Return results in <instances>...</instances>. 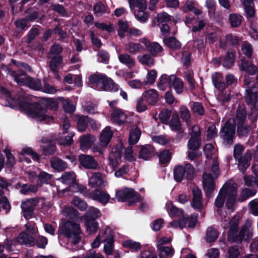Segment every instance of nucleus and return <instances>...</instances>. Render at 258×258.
I'll use <instances>...</instances> for the list:
<instances>
[{
  "label": "nucleus",
  "mask_w": 258,
  "mask_h": 258,
  "mask_svg": "<svg viewBox=\"0 0 258 258\" xmlns=\"http://www.w3.org/2000/svg\"><path fill=\"white\" fill-rule=\"evenodd\" d=\"M89 82L92 84L98 86L104 91H116L118 90L117 86L113 80L106 75L101 74H95L89 77Z\"/></svg>",
  "instance_id": "obj_6"
},
{
  "label": "nucleus",
  "mask_w": 258,
  "mask_h": 258,
  "mask_svg": "<svg viewBox=\"0 0 258 258\" xmlns=\"http://www.w3.org/2000/svg\"><path fill=\"white\" fill-rule=\"evenodd\" d=\"M125 50L131 54H136L144 51L145 48L139 43L130 42L125 45Z\"/></svg>",
  "instance_id": "obj_27"
},
{
  "label": "nucleus",
  "mask_w": 258,
  "mask_h": 258,
  "mask_svg": "<svg viewBox=\"0 0 258 258\" xmlns=\"http://www.w3.org/2000/svg\"><path fill=\"white\" fill-rule=\"evenodd\" d=\"M211 171L213 175L210 173L205 172L203 175V185L206 195L207 197H211L212 192L215 188V180L216 179L220 174L219 167V162L217 158L213 159L211 165Z\"/></svg>",
  "instance_id": "obj_4"
},
{
  "label": "nucleus",
  "mask_w": 258,
  "mask_h": 258,
  "mask_svg": "<svg viewBox=\"0 0 258 258\" xmlns=\"http://www.w3.org/2000/svg\"><path fill=\"white\" fill-rule=\"evenodd\" d=\"M20 156L29 155L35 161H39L40 160L39 155L32 148L30 147L24 148L22 149V151L19 153Z\"/></svg>",
  "instance_id": "obj_49"
},
{
  "label": "nucleus",
  "mask_w": 258,
  "mask_h": 258,
  "mask_svg": "<svg viewBox=\"0 0 258 258\" xmlns=\"http://www.w3.org/2000/svg\"><path fill=\"white\" fill-rule=\"evenodd\" d=\"M218 236L217 231L213 227H209L206 233V239L209 242L215 241Z\"/></svg>",
  "instance_id": "obj_58"
},
{
  "label": "nucleus",
  "mask_w": 258,
  "mask_h": 258,
  "mask_svg": "<svg viewBox=\"0 0 258 258\" xmlns=\"http://www.w3.org/2000/svg\"><path fill=\"white\" fill-rule=\"evenodd\" d=\"M171 86H172L176 92L178 94H180L183 91V83L182 81L179 78H176L175 76H170Z\"/></svg>",
  "instance_id": "obj_36"
},
{
  "label": "nucleus",
  "mask_w": 258,
  "mask_h": 258,
  "mask_svg": "<svg viewBox=\"0 0 258 258\" xmlns=\"http://www.w3.org/2000/svg\"><path fill=\"white\" fill-rule=\"evenodd\" d=\"M163 42L166 46L172 49H179L181 46L180 42L173 37H164Z\"/></svg>",
  "instance_id": "obj_35"
},
{
  "label": "nucleus",
  "mask_w": 258,
  "mask_h": 258,
  "mask_svg": "<svg viewBox=\"0 0 258 258\" xmlns=\"http://www.w3.org/2000/svg\"><path fill=\"white\" fill-rule=\"evenodd\" d=\"M235 60V51H228L226 56L223 58V65L226 68H230L233 64Z\"/></svg>",
  "instance_id": "obj_42"
},
{
  "label": "nucleus",
  "mask_w": 258,
  "mask_h": 258,
  "mask_svg": "<svg viewBox=\"0 0 258 258\" xmlns=\"http://www.w3.org/2000/svg\"><path fill=\"white\" fill-rule=\"evenodd\" d=\"M244 148L240 145H236L234 149V157L239 161L238 167L239 169L244 171L250 164L251 159V154L250 152H246L244 156H242Z\"/></svg>",
  "instance_id": "obj_8"
},
{
  "label": "nucleus",
  "mask_w": 258,
  "mask_h": 258,
  "mask_svg": "<svg viewBox=\"0 0 258 258\" xmlns=\"http://www.w3.org/2000/svg\"><path fill=\"white\" fill-rule=\"evenodd\" d=\"M242 20V16L238 14H231L229 16V21L233 27L240 26Z\"/></svg>",
  "instance_id": "obj_51"
},
{
  "label": "nucleus",
  "mask_w": 258,
  "mask_h": 258,
  "mask_svg": "<svg viewBox=\"0 0 258 258\" xmlns=\"http://www.w3.org/2000/svg\"><path fill=\"white\" fill-rule=\"evenodd\" d=\"M89 117L87 116H80L78 120V127L80 131H84L88 125Z\"/></svg>",
  "instance_id": "obj_61"
},
{
  "label": "nucleus",
  "mask_w": 258,
  "mask_h": 258,
  "mask_svg": "<svg viewBox=\"0 0 258 258\" xmlns=\"http://www.w3.org/2000/svg\"><path fill=\"white\" fill-rule=\"evenodd\" d=\"M138 61L142 64L152 67L155 63V59L152 55L145 53L138 56Z\"/></svg>",
  "instance_id": "obj_38"
},
{
  "label": "nucleus",
  "mask_w": 258,
  "mask_h": 258,
  "mask_svg": "<svg viewBox=\"0 0 258 258\" xmlns=\"http://www.w3.org/2000/svg\"><path fill=\"white\" fill-rule=\"evenodd\" d=\"M239 221L240 217L239 216H235L229 222V230L228 234V239L230 242H234V239L238 234L237 230Z\"/></svg>",
  "instance_id": "obj_16"
},
{
  "label": "nucleus",
  "mask_w": 258,
  "mask_h": 258,
  "mask_svg": "<svg viewBox=\"0 0 258 258\" xmlns=\"http://www.w3.org/2000/svg\"><path fill=\"white\" fill-rule=\"evenodd\" d=\"M116 198L119 202H127L129 206L134 205L141 201L140 195L134 189L127 187L118 190Z\"/></svg>",
  "instance_id": "obj_7"
},
{
  "label": "nucleus",
  "mask_w": 258,
  "mask_h": 258,
  "mask_svg": "<svg viewBox=\"0 0 258 258\" xmlns=\"http://www.w3.org/2000/svg\"><path fill=\"white\" fill-rule=\"evenodd\" d=\"M20 107L29 115L37 119L39 121L48 122L53 119L52 116L46 114V110L42 108L38 103H29L27 101H24L20 104Z\"/></svg>",
  "instance_id": "obj_5"
},
{
  "label": "nucleus",
  "mask_w": 258,
  "mask_h": 258,
  "mask_svg": "<svg viewBox=\"0 0 258 258\" xmlns=\"http://www.w3.org/2000/svg\"><path fill=\"white\" fill-rule=\"evenodd\" d=\"M5 69L7 72V74L14 77L15 81L19 85H27L30 88L35 90H39L42 88L40 80L26 76L25 71L22 70L16 71H12L7 67Z\"/></svg>",
  "instance_id": "obj_3"
},
{
  "label": "nucleus",
  "mask_w": 258,
  "mask_h": 258,
  "mask_svg": "<svg viewBox=\"0 0 258 258\" xmlns=\"http://www.w3.org/2000/svg\"><path fill=\"white\" fill-rule=\"evenodd\" d=\"M237 134L239 136H246L250 131V126L245 123V122L242 123H239L237 124Z\"/></svg>",
  "instance_id": "obj_56"
},
{
  "label": "nucleus",
  "mask_w": 258,
  "mask_h": 258,
  "mask_svg": "<svg viewBox=\"0 0 258 258\" xmlns=\"http://www.w3.org/2000/svg\"><path fill=\"white\" fill-rule=\"evenodd\" d=\"M195 2L193 0H187L184 5V6L182 7V10L184 12H187L189 11H192L196 15H199L202 13V11L195 8Z\"/></svg>",
  "instance_id": "obj_31"
},
{
  "label": "nucleus",
  "mask_w": 258,
  "mask_h": 258,
  "mask_svg": "<svg viewBox=\"0 0 258 258\" xmlns=\"http://www.w3.org/2000/svg\"><path fill=\"white\" fill-rule=\"evenodd\" d=\"M213 81L216 88L219 90H223L226 87V84L223 81L221 74L216 73L213 78Z\"/></svg>",
  "instance_id": "obj_39"
},
{
  "label": "nucleus",
  "mask_w": 258,
  "mask_h": 258,
  "mask_svg": "<svg viewBox=\"0 0 258 258\" xmlns=\"http://www.w3.org/2000/svg\"><path fill=\"white\" fill-rule=\"evenodd\" d=\"M157 250L160 258H171L174 253V249L171 246H158Z\"/></svg>",
  "instance_id": "obj_26"
},
{
  "label": "nucleus",
  "mask_w": 258,
  "mask_h": 258,
  "mask_svg": "<svg viewBox=\"0 0 258 258\" xmlns=\"http://www.w3.org/2000/svg\"><path fill=\"white\" fill-rule=\"evenodd\" d=\"M94 137L89 134L80 137V146L83 150L89 149L94 141Z\"/></svg>",
  "instance_id": "obj_33"
},
{
  "label": "nucleus",
  "mask_w": 258,
  "mask_h": 258,
  "mask_svg": "<svg viewBox=\"0 0 258 258\" xmlns=\"http://www.w3.org/2000/svg\"><path fill=\"white\" fill-rule=\"evenodd\" d=\"M241 69L249 74H254L257 71V68L250 62L243 59L241 60Z\"/></svg>",
  "instance_id": "obj_45"
},
{
  "label": "nucleus",
  "mask_w": 258,
  "mask_h": 258,
  "mask_svg": "<svg viewBox=\"0 0 258 258\" xmlns=\"http://www.w3.org/2000/svg\"><path fill=\"white\" fill-rule=\"evenodd\" d=\"M86 230L89 234L95 233L98 230V223L94 220H85Z\"/></svg>",
  "instance_id": "obj_50"
},
{
  "label": "nucleus",
  "mask_w": 258,
  "mask_h": 258,
  "mask_svg": "<svg viewBox=\"0 0 258 258\" xmlns=\"http://www.w3.org/2000/svg\"><path fill=\"white\" fill-rule=\"evenodd\" d=\"M235 133V122L233 119H228L221 128L220 135L227 145H232Z\"/></svg>",
  "instance_id": "obj_9"
},
{
  "label": "nucleus",
  "mask_w": 258,
  "mask_h": 258,
  "mask_svg": "<svg viewBox=\"0 0 258 258\" xmlns=\"http://www.w3.org/2000/svg\"><path fill=\"white\" fill-rule=\"evenodd\" d=\"M143 42L146 46L148 51L153 56H157L159 53L163 50L162 47L157 42L151 43L146 40L143 41Z\"/></svg>",
  "instance_id": "obj_25"
},
{
  "label": "nucleus",
  "mask_w": 258,
  "mask_h": 258,
  "mask_svg": "<svg viewBox=\"0 0 258 258\" xmlns=\"http://www.w3.org/2000/svg\"><path fill=\"white\" fill-rule=\"evenodd\" d=\"M118 34L120 38H124L125 37V33L127 32V33L130 29L128 22L126 21L120 20L118 22Z\"/></svg>",
  "instance_id": "obj_46"
},
{
  "label": "nucleus",
  "mask_w": 258,
  "mask_h": 258,
  "mask_svg": "<svg viewBox=\"0 0 258 258\" xmlns=\"http://www.w3.org/2000/svg\"><path fill=\"white\" fill-rule=\"evenodd\" d=\"M38 190V185H28L24 184L21 186L20 192L23 195H27L29 192L36 193Z\"/></svg>",
  "instance_id": "obj_54"
},
{
  "label": "nucleus",
  "mask_w": 258,
  "mask_h": 258,
  "mask_svg": "<svg viewBox=\"0 0 258 258\" xmlns=\"http://www.w3.org/2000/svg\"><path fill=\"white\" fill-rule=\"evenodd\" d=\"M111 119L112 122L118 124H122L126 121L127 117L121 109L114 108L111 113Z\"/></svg>",
  "instance_id": "obj_20"
},
{
  "label": "nucleus",
  "mask_w": 258,
  "mask_h": 258,
  "mask_svg": "<svg viewBox=\"0 0 258 258\" xmlns=\"http://www.w3.org/2000/svg\"><path fill=\"white\" fill-rule=\"evenodd\" d=\"M128 2L131 9H134L136 7L139 10H145L147 7L145 0H128Z\"/></svg>",
  "instance_id": "obj_48"
},
{
  "label": "nucleus",
  "mask_w": 258,
  "mask_h": 258,
  "mask_svg": "<svg viewBox=\"0 0 258 258\" xmlns=\"http://www.w3.org/2000/svg\"><path fill=\"white\" fill-rule=\"evenodd\" d=\"M93 12L97 16H101L106 13H108L107 6L101 2L96 3L93 6Z\"/></svg>",
  "instance_id": "obj_40"
},
{
  "label": "nucleus",
  "mask_w": 258,
  "mask_h": 258,
  "mask_svg": "<svg viewBox=\"0 0 258 258\" xmlns=\"http://www.w3.org/2000/svg\"><path fill=\"white\" fill-rule=\"evenodd\" d=\"M44 202V199L39 197H35L27 199L21 204V208L23 212L24 216L27 219L32 217L33 214L34 208L40 202Z\"/></svg>",
  "instance_id": "obj_10"
},
{
  "label": "nucleus",
  "mask_w": 258,
  "mask_h": 258,
  "mask_svg": "<svg viewBox=\"0 0 258 258\" xmlns=\"http://www.w3.org/2000/svg\"><path fill=\"white\" fill-rule=\"evenodd\" d=\"M73 204L81 211H85L87 208V203L80 198L75 197L72 200Z\"/></svg>",
  "instance_id": "obj_60"
},
{
  "label": "nucleus",
  "mask_w": 258,
  "mask_h": 258,
  "mask_svg": "<svg viewBox=\"0 0 258 258\" xmlns=\"http://www.w3.org/2000/svg\"><path fill=\"white\" fill-rule=\"evenodd\" d=\"M75 134L73 132L70 133L69 135L64 137L59 138L58 142L59 144L62 145H70L73 144V137Z\"/></svg>",
  "instance_id": "obj_64"
},
{
  "label": "nucleus",
  "mask_w": 258,
  "mask_h": 258,
  "mask_svg": "<svg viewBox=\"0 0 258 258\" xmlns=\"http://www.w3.org/2000/svg\"><path fill=\"white\" fill-rule=\"evenodd\" d=\"M252 229L250 223H246L241 228L239 232L234 239V242H241L242 240L249 241L252 236Z\"/></svg>",
  "instance_id": "obj_14"
},
{
  "label": "nucleus",
  "mask_w": 258,
  "mask_h": 258,
  "mask_svg": "<svg viewBox=\"0 0 258 258\" xmlns=\"http://www.w3.org/2000/svg\"><path fill=\"white\" fill-rule=\"evenodd\" d=\"M143 97L150 105L155 104L159 100V95L157 91L153 89L146 91L143 94Z\"/></svg>",
  "instance_id": "obj_24"
},
{
  "label": "nucleus",
  "mask_w": 258,
  "mask_h": 258,
  "mask_svg": "<svg viewBox=\"0 0 258 258\" xmlns=\"http://www.w3.org/2000/svg\"><path fill=\"white\" fill-rule=\"evenodd\" d=\"M47 57L50 59L49 62L50 70L53 74L55 78L57 80H60V77L58 74L57 68L63 65L62 57L60 55H55V56L54 57L49 56Z\"/></svg>",
  "instance_id": "obj_15"
},
{
  "label": "nucleus",
  "mask_w": 258,
  "mask_h": 258,
  "mask_svg": "<svg viewBox=\"0 0 258 258\" xmlns=\"http://www.w3.org/2000/svg\"><path fill=\"white\" fill-rule=\"evenodd\" d=\"M90 197L94 200L99 201L102 204H106L110 199L108 194L103 190L98 189L95 190L90 194Z\"/></svg>",
  "instance_id": "obj_22"
},
{
  "label": "nucleus",
  "mask_w": 258,
  "mask_h": 258,
  "mask_svg": "<svg viewBox=\"0 0 258 258\" xmlns=\"http://www.w3.org/2000/svg\"><path fill=\"white\" fill-rule=\"evenodd\" d=\"M238 40L237 38L231 34H228L226 36L225 41L220 40V46L221 48H225L227 45H236L238 43Z\"/></svg>",
  "instance_id": "obj_47"
},
{
  "label": "nucleus",
  "mask_w": 258,
  "mask_h": 258,
  "mask_svg": "<svg viewBox=\"0 0 258 258\" xmlns=\"http://www.w3.org/2000/svg\"><path fill=\"white\" fill-rule=\"evenodd\" d=\"M14 242L15 244H24L30 246H35L34 237L26 232H21Z\"/></svg>",
  "instance_id": "obj_17"
},
{
  "label": "nucleus",
  "mask_w": 258,
  "mask_h": 258,
  "mask_svg": "<svg viewBox=\"0 0 258 258\" xmlns=\"http://www.w3.org/2000/svg\"><path fill=\"white\" fill-rule=\"evenodd\" d=\"M101 216L100 212L97 208L90 207L88 209L87 211L84 215L85 220H94Z\"/></svg>",
  "instance_id": "obj_37"
},
{
  "label": "nucleus",
  "mask_w": 258,
  "mask_h": 258,
  "mask_svg": "<svg viewBox=\"0 0 258 258\" xmlns=\"http://www.w3.org/2000/svg\"><path fill=\"white\" fill-rule=\"evenodd\" d=\"M168 86L171 87L170 76H168L166 75H162L158 84L159 89L161 90L164 91Z\"/></svg>",
  "instance_id": "obj_53"
},
{
  "label": "nucleus",
  "mask_w": 258,
  "mask_h": 258,
  "mask_svg": "<svg viewBox=\"0 0 258 258\" xmlns=\"http://www.w3.org/2000/svg\"><path fill=\"white\" fill-rule=\"evenodd\" d=\"M200 138L190 137L188 143V149L192 150L198 149L200 147Z\"/></svg>",
  "instance_id": "obj_62"
},
{
  "label": "nucleus",
  "mask_w": 258,
  "mask_h": 258,
  "mask_svg": "<svg viewBox=\"0 0 258 258\" xmlns=\"http://www.w3.org/2000/svg\"><path fill=\"white\" fill-rule=\"evenodd\" d=\"M121 151L117 148H113L111 152L109 154L108 160L109 165L115 170L119 164L121 158Z\"/></svg>",
  "instance_id": "obj_18"
},
{
  "label": "nucleus",
  "mask_w": 258,
  "mask_h": 258,
  "mask_svg": "<svg viewBox=\"0 0 258 258\" xmlns=\"http://www.w3.org/2000/svg\"><path fill=\"white\" fill-rule=\"evenodd\" d=\"M237 185L236 183L226 182L220 189L215 204L218 208L223 206L225 199L226 198V206L228 209L232 207L237 196Z\"/></svg>",
  "instance_id": "obj_2"
},
{
  "label": "nucleus",
  "mask_w": 258,
  "mask_h": 258,
  "mask_svg": "<svg viewBox=\"0 0 258 258\" xmlns=\"http://www.w3.org/2000/svg\"><path fill=\"white\" fill-rule=\"evenodd\" d=\"M157 76V72L155 70H152L148 72L146 79L144 82L145 85H152L156 80Z\"/></svg>",
  "instance_id": "obj_57"
},
{
  "label": "nucleus",
  "mask_w": 258,
  "mask_h": 258,
  "mask_svg": "<svg viewBox=\"0 0 258 258\" xmlns=\"http://www.w3.org/2000/svg\"><path fill=\"white\" fill-rule=\"evenodd\" d=\"M119 61L126 66L129 68H132L135 66L136 61L135 59L129 54L124 53L118 55Z\"/></svg>",
  "instance_id": "obj_29"
},
{
  "label": "nucleus",
  "mask_w": 258,
  "mask_h": 258,
  "mask_svg": "<svg viewBox=\"0 0 258 258\" xmlns=\"http://www.w3.org/2000/svg\"><path fill=\"white\" fill-rule=\"evenodd\" d=\"M245 100L251 108L258 109V91L254 85L252 87H248L246 89Z\"/></svg>",
  "instance_id": "obj_12"
},
{
  "label": "nucleus",
  "mask_w": 258,
  "mask_h": 258,
  "mask_svg": "<svg viewBox=\"0 0 258 258\" xmlns=\"http://www.w3.org/2000/svg\"><path fill=\"white\" fill-rule=\"evenodd\" d=\"M113 136V132L109 126H106L102 131L100 137L99 141L104 147H106L110 143V141Z\"/></svg>",
  "instance_id": "obj_23"
},
{
  "label": "nucleus",
  "mask_w": 258,
  "mask_h": 258,
  "mask_svg": "<svg viewBox=\"0 0 258 258\" xmlns=\"http://www.w3.org/2000/svg\"><path fill=\"white\" fill-rule=\"evenodd\" d=\"M155 155V148L150 145L141 146L139 151V157L147 160Z\"/></svg>",
  "instance_id": "obj_19"
},
{
  "label": "nucleus",
  "mask_w": 258,
  "mask_h": 258,
  "mask_svg": "<svg viewBox=\"0 0 258 258\" xmlns=\"http://www.w3.org/2000/svg\"><path fill=\"white\" fill-rule=\"evenodd\" d=\"M34 243L38 248H44L47 244V239L44 236L38 235L34 238Z\"/></svg>",
  "instance_id": "obj_63"
},
{
  "label": "nucleus",
  "mask_w": 258,
  "mask_h": 258,
  "mask_svg": "<svg viewBox=\"0 0 258 258\" xmlns=\"http://www.w3.org/2000/svg\"><path fill=\"white\" fill-rule=\"evenodd\" d=\"M247 115L246 110L244 106H239L238 107L235 115V119H234L235 124L239 123L245 122Z\"/></svg>",
  "instance_id": "obj_34"
},
{
  "label": "nucleus",
  "mask_w": 258,
  "mask_h": 258,
  "mask_svg": "<svg viewBox=\"0 0 258 258\" xmlns=\"http://www.w3.org/2000/svg\"><path fill=\"white\" fill-rule=\"evenodd\" d=\"M78 160L80 164L86 169L96 170L99 168L98 163L91 156L81 154Z\"/></svg>",
  "instance_id": "obj_13"
},
{
  "label": "nucleus",
  "mask_w": 258,
  "mask_h": 258,
  "mask_svg": "<svg viewBox=\"0 0 258 258\" xmlns=\"http://www.w3.org/2000/svg\"><path fill=\"white\" fill-rule=\"evenodd\" d=\"M58 234L67 237L71 243L77 244L81 241L83 233L79 223L67 221L59 226Z\"/></svg>",
  "instance_id": "obj_1"
},
{
  "label": "nucleus",
  "mask_w": 258,
  "mask_h": 258,
  "mask_svg": "<svg viewBox=\"0 0 258 258\" xmlns=\"http://www.w3.org/2000/svg\"><path fill=\"white\" fill-rule=\"evenodd\" d=\"M50 164L52 168L58 172L63 171L68 168V164L65 161L56 157L50 159Z\"/></svg>",
  "instance_id": "obj_21"
},
{
  "label": "nucleus",
  "mask_w": 258,
  "mask_h": 258,
  "mask_svg": "<svg viewBox=\"0 0 258 258\" xmlns=\"http://www.w3.org/2000/svg\"><path fill=\"white\" fill-rule=\"evenodd\" d=\"M104 181L100 172H94L89 179V184L93 188L103 185Z\"/></svg>",
  "instance_id": "obj_28"
},
{
  "label": "nucleus",
  "mask_w": 258,
  "mask_h": 258,
  "mask_svg": "<svg viewBox=\"0 0 258 258\" xmlns=\"http://www.w3.org/2000/svg\"><path fill=\"white\" fill-rule=\"evenodd\" d=\"M180 115L181 118L186 122L187 126L191 124L190 113L189 109L186 106H182L180 107Z\"/></svg>",
  "instance_id": "obj_41"
},
{
  "label": "nucleus",
  "mask_w": 258,
  "mask_h": 258,
  "mask_svg": "<svg viewBox=\"0 0 258 258\" xmlns=\"http://www.w3.org/2000/svg\"><path fill=\"white\" fill-rule=\"evenodd\" d=\"M169 125L173 131H180L181 130V124L178 115L177 113H174L172 115Z\"/></svg>",
  "instance_id": "obj_44"
},
{
  "label": "nucleus",
  "mask_w": 258,
  "mask_h": 258,
  "mask_svg": "<svg viewBox=\"0 0 258 258\" xmlns=\"http://www.w3.org/2000/svg\"><path fill=\"white\" fill-rule=\"evenodd\" d=\"M171 157V154L168 150L162 151L159 155L160 163L162 164H166L168 163Z\"/></svg>",
  "instance_id": "obj_59"
},
{
  "label": "nucleus",
  "mask_w": 258,
  "mask_h": 258,
  "mask_svg": "<svg viewBox=\"0 0 258 258\" xmlns=\"http://www.w3.org/2000/svg\"><path fill=\"white\" fill-rule=\"evenodd\" d=\"M167 210L171 216L178 217L183 215V210L178 208L173 205L172 203L168 202L166 204Z\"/></svg>",
  "instance_id": "obj_43"
},
{
  "label": "nucleus",
  "mask_w": 258,
  "mask_h": 258,
  "mask_svg": "<svg viewBox=\"0 0 258 258\" xmlns=\"http://www.w3.org/2000/svg\"><path fill=\"white\" fill-rule=\"evenodd\" d=\"M141 131L139 128L136 127L130 134L128 142L130 145H134L137 143L141 136Z\"/></svg>",
  "instance_id": "obj_55"
},
{
  "label": "nucleus",
  "mask_w": 258,
  "mask_h": 258,
  "mask_svg": "<svg viewBox=\"0 0 258 258\" xmlns=\"http://www.w3.org/2000/svg\"><path fill=\"white\" fill-rule=\"evenodd\" d=\"M122 245L124 247L129 248L131 251H137L141 248V244L138 242L134 241L132 240L125 241Z\"/></svg>",
  "instance_id": "obj_52"
},
{
  "label": "nucleus",
  "mask_w": 258,
  "mask_h": 258,
  "mask_svg": "<svg viewBox=\"0 0 258 258\" xmlns=\"http://www.w3.org/2000/svg\"><path fill=\"white\" fill-rule=\"evenodd\" d=\"M58 180L68 185H71L76 182V175L73 171L64 173Z\"/></svg>",
  "instance_id": "obj_30"
},
{
  "label": "nucleus",
  "mask_w": 258,
  "mask_h": 258,
  "mask_svg": "<svg viewBox=\"0 0 258 258\" xmlns=\"http://www.w3.org/2000/svg\"><path fill=\"white\" fill-rule=\"evenodd\" d=\"M195 168L189 163L185 164L184 166H177L174 169V177L176 181L180 182L182 180L184 175H186L188 178L193 177Z\"/></svg>",
  "instance_id": "obj_11"
},
{
  "label": "nucleus",
  "mask_w": 258,
  "mask_h": 258,
  "mask_svg": "<svg viewBox=\"0 0 258 258\" xmlns=\"http://www.w3.org/2000/svg\"><path fill=\"white\" fill-rule=\"evenodd\" d=\"M106 242L104 244V250L107 255H111L112 253L113 249V238L112 234L109 232L107 237H105L103 240Z\"/></svg>",
  "instance_id": "obj_32"
}]
</instances>
